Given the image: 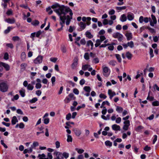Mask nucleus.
<instances>
[{
	"instance_id": "nucleus-10",
	"label": "nucleus",
	"mask_w": 159,
	"mask_h": 159,
	"mask_svg": "<svg viewBox=\"0 0 159 159\" xmlns=\"http://www.w3.org/2000/svg\"><path fill=\"white\" fill-rule=\"evenodd\" d=\"M109 46L108 47V49L111 51H112L114 48V47L112 45H111L110 44L107 43V44H102L100 46V48L105 47L107 46Z\"/></svg>"
},
{
	"instance_id": "nucleus-11",
	"label": "nucleus",
	"mask_w": 159,
	"mask_h": 159,
	"mask_svg": "<svg viewBox=\"0 0 159 159\" xmlns=\"http://www.w3.org/2000/svg\"><path fill=\"white\" fill-rule=\"evenodd\" d=\"M108 94L109 96V98L110 99H112L113 97L116 95L115 92L110 89L108 90Z\"/></svg>"
},
{
	"instance_id": "nucleus-21",
	"label": "nucleus",
	"mask_w": 159,
	"mask_h": 159,
	"mask_svg": "<svg viewBox=\"0 0 159 159\" xmlns=\"http://www.w3.org/2000/svg\"><path fill=\"white\" fill-rule=\"evenodd\" d=\"M131 132L130 131H128L127 132V134L125 133H124L123 134L122 138L123 139H126L127 137V135L129 136L131 134Z\"/></svg>"
},
{
	"instance_id": "nucleus-16",
	"label": "nucleus",
	"mask_w": 159,
	"mask_h": 159,
	"mask_svg": "<svg viewBox=\"0 0 159 159\" xmlns=\"http://www.w3.org/2000/svg\"><path fill=\"white\" fill-rule=\"evenodd\" d=\"M1 64H2V66L4 67L7 71H8L10 70V66L8 64L2 62H1Z\"/></svg>"
},
{
	"instance_id": "nucleus-23",
	"label": "nucleus",
	"mask_w": 159,
	"mask_h": 159,
	"mask_svg": "<svg viewBox=\"0 0 159 159\" xmlns=\"http://www.w3.org/2000/svg\"><path fill=\"white\" fill-rule=\"evenodd\" d=\"M150 91H149L148 93V95L147 98V99L149 100L150 101H152L154 99V98L152 96H150Z\"/></svg>"
},
{
	"instance_id": "nucleus-6",
	"label": "nucleus",
	"mask_w": 159,
	"mask_h": 159,
	"mask_svg": "<svg viewBox=\"0 0 159 159\" xmlns=\"http://www.w3.org/2000/svg\"><path fill=\"white\" fill-rule=\"evenodd\" d=\"M150 20L149 17H146L144 18L142 16H140L139 19V21L140 23H143V21L145 23H147L149 21L150 22Z\"/></svg>"
},
{
	"instance_id": "nucleus-60",
	"label": "nucleus",
	"mask_w": 159,
	"mask_h": 159,
	"mask_svg": "<svg viewBox=\"0 0 159 159\" xmlns=\"http://www.w3.org/2000/svg\"><path fill=\"white\" fill-rule=\"evenodd\" d=\"M108 20L107 19H104L102 22L103 24L104 25H106L108 24Z\"/></svg>"
},
{
	"instance_id": "nucleus-44",
	"label": "nucleus",
	"mask_w": 159,
	"mask_h": 159,
	"mask_svg": "<svg viewBox=\"0 0 159 159\" xmlns=\"http://www.w3.org/2000/svg\"><path fill=\"white\" fill-rule=\"evenodd\" d=\"M153 50L151 48H150L149 54L150 55V58H152L154 57V55L153 54Z\"/></svg>"
},
{
	"instance_id": "nucleus-1",
	"label": "nucleus",
	"mask_w": 159,
	"mask_h": 159,
	"mask_svg": "<svg viewBox=\"0 0 159 159\" xmlns=\"http://www.w3.org/2000/svg\"><path fill=\"white\" fill-rule=\"evenodd\" d=\"M54 9L53 11L59 16L61 21L60 24L61 25V28L58 29L57 31H60L63 29L64 24L66 20V24L67 25H69L71 20L72 19L73 12L72 10L68 7L64 5H60L56 3L51 6Z\"/></svg>"
},
{
	"instance_id": "nucleus-17",
	"label": "nucleus",
	"mask_w": 159,
	"mask_h": 159,
	"mask_svg": "<svg viewBox=\"0 0 159 159\" xmlns=\"http://www.w3.org/2000/svg\"><path fill=\"white\" fill-rule=\"evenodd\" d=\"M120 20L122 22L125 21L127 20V18L125 14L121 15L120 18Z\"/></svg>"
},
{
	"instance_id": "nucleus-62",
	"label": "nucleus",
	"mask_w": 159,
	"mask_h": 159,
	"mask_svg": "<svg viewBox=\"0 0 159 159\" xmlns=\"http://www.w3.org/2000/svg\"><path fill=\"white\" fill-rule=\"evenodd\" d=\"M73 92L75 94L78 95L79 94V91L76 88H75L73 89Z\"/></svg>"
},
{
	"instance_id": "nucleus-31",
	"label": "nucleus",
	"mask_w": 159,
	"mask_h": 159,
	"mask_svg": "<svg viewBox=\"0 0 159 159\" xmlns=\"http://www.w3.org/2000/svg\"><path fill=\"white\" fill-rule=\"evenodd\" d=\"M25 90L23 89H22L21 90L19 91V93L20 95L23 97H24L25 96Z\"/></svg>"
},
{
	"instance_id": "nucleus-14",
	"label": "nucleus",
	"mask_w": 159,
	"mask_h": 159,
	"mask_svg": "<svg viewBox=\"0 0 159 159\" xmlns=\"http://www.w3.org/2000/svg\"><path fill=\"white\" fill-rule=\"evenodd\" d=\"M73 131L75 134L77 136H79L81 134V132L80 130L77 128L73 129Z\"/></svg>"
},
{
	"instance_id": "nucleus-4",
	"label": "nucleus",
	"mask_w": 159,
	"mask_h": 159,
	"mask_svg": "<svg viewBox=\"0 0 159 159\" xmlns=\"http://www.w3.org/2000/svg\"><path fill=\"white\" fill-rule=\"evenodd\" d=\"M8 86L7 84L5 83L2 82L0 83V90L3 92L7 91Z\"/></svg>"
},
{
	"instance_id": "nucleus-42",
	"label": "nucleus",
	"mask_w": 159,
	"mask_h": 159,
	"mask_svg": "<svg viewBox=\"0 0 159 159\" xmlns=\"http://www.w3.org/2000/svg\"><path fill=\"white\" fill-rule=\"evenodd\" d=\"M144 127L142 126H138L136 129V130L137 131H140L142 129H143Z\"/></svg>"
},
{
	"instance_id": "nucleus-33",
	"label": "nucleus",
	"mask_w": 159,
	"mask_h": 159,
	"mask_svg": "<svg viewBox=\"0 0 159 159\" xmlns=\"http://www.w3.org/2000/svg\"><path fill=\"white\" fill-rule=\"evenodd\" d=\"M115 56L118 62H121V59L120 57V56L119 54H115Z\"/></svg>"
},
{
	"instance_id": "nucleus-29",
	"label": "nucleus",
	"mask_w": 159,
	"mask_h": 159,
	"mask_svg": "<svg viewBox=\"0 0 159 159\" xmlns=\"http://www.w3.org/2000/svg\"><path fill=\"white\" fill-rule=\"evenodd\" d=\"M126 8V7L125 6H124L122 7H116V9L117 10H119V11L123 10H125Z\"/></svg>"
},
{
	"instance_id": "nucleus-38",
	"label": "nucleus",
	"mask_w": 159,
	"mask_h": 159,
	"mask_svg": "<svg viewBox=\"0 0 159 159\" xmlns=\"http://www.w3.org/2000/svg\"><path fill=\"white\" fill-rule=\"evenodd\" d=\"M75 150L77 151L78 153L79 154H82L84 152V150L82 149H78V148H76Z\"/></svg>"
},
{
	"instance_id": "nucleus-51",
	"label": "nucleus",
	"mask_w": 159,
	"mask_h": 159,
	"mask_svg": "<svg viewBox=\"0 0 159 159\" xmlns=\"http://www.w3.org/2000/svg\"><path fill=\"white\" fill-rule=\"evenodd\" d=\"M115 11L113 9H111L108 12V14L110 15H114L115 13Z\"/></svg>"
},
{
	"instance_id": "nucleus-35",
	"label": "nucleus",
	"mask_w": 159,
	"mask_h": 159,
	"mask_svg": "<svg viewBox=\"0 0 159 159\" xmlns=\"http://www.w3.org/2000/svg\"><path fill=\"white\" fill-rule=\"evenodd\" d=\"M116 63V61L114 60H111L109 62V64L112 66H115Z\"/></svg>"
},
{
	"instance_id": "nucleus-28",
	"label": "nucleus",
	"mask_w": 159,
	"mask_h": 159,
	"mask_svg": "<svg viewBox=\"0 0 159 159\" xmlns=\"http://www.w3.org/2000/svg\"><path fill=\"white\" fill-rule=\"evenodd\" d=\"M116 111L118 113H120L123 111V109L122 107L117 106L116 108Z\"/></svg>"
},
{
	"instance_id": "nucleus-12",
	"label": "nucleus",
	"mask_w": 159,
	"mask_h": 159,
	"mask_svg": "<svg viewBox=\"0 0 159 159\" xmlns=\"http://www.w3.org/2000/svg\"><path fill=\"white\" fill-rule=\"evenodd\" d=\"M134 15L133 13L130 12L128 13L127 17L129 20H133L134 19Z\"/></svg>"
},
{
	"instance_id": "nucleus-47",
	"label": "nucleus",
	"mask_w": 159,
	"mask_h": 159,
	"mask_svg": "<svg viewBox=\"0 0 159 159\" xmlns=\"http://www.w3.org/2000/svg\"><path fill=\"white\" fill-rule=\"evenodd\" d=\"M153 137L154 139L153 140L152 143L154 144L157 140V136L156 135H155L153 136Z\"/></svg>"
},
{
	"instance_id": "nucleus-56",
	"label": "nucleus",
	"mask_w": 159,
	"mask_h": 159,
	"mask_svg": "<svg viewBox=\"0 0 159 159\" xmlns=\"http://www.w3.org/2000/svg\"><path fill=\"white\" fill-rule=\"evenodd\" d=\"M102 108L103 109L102 111V113L103 115H105L107 111V109L106 107H103Z\"/></svg>"
},
{
	"instance_id": "nucleus-27",
	"label": "nucleus",
	"mask_w": 159,
	"mask_h": 159,
	"mask_svg": "<svg viewBox=\"0 0 159 159\" xmlns=\"http://www.w3.org/2000/svg\"><path fill=\"white\" fill-rule=\"evenodd\" d=\"M90 66L88 64H86L83 65L82 66V69L83 70H86L88 69V68Z\"/></svg>"
},
{
	"instance_id": "nucleus-30",
	"label": "nucleus",
	"mask_w": 159,
	"mask_h": 159,
	"mask_svg": "<svg viewBox=\"0 0 159 159\" xmlns=\"http://www.w3.org/2000/svg\"><path fill=\"white\" fill-rule=\"evenodd\" d=\"M128 46L129 47L131 48H133L134 47V43L132 41H130L129 42H128L127 43Z\"/></svg>"
},
{
	"instance_id": "nucleus-13",
	"label": "nucleus",
	"mask_w": 159,
	"mask_h": 159,
	"mask_svg": "<svg viewBox=\"0 0 159 159\" xmlns=\"http://www.w3.org/2000/svg\"><path fill=\"white\" fill-rule=\"evenodd\" d=\"M5 21L8 23L12 24L15 22L16 20L15 19L13 18L11 19L9 18L6 19Z\"/></svg>"
},
{
	"instance_id": "nucleus-57",
	"label": "nucleus",
	"mask_w": 159,
	"mask_h": 159,
	"mask_svg": "<svg viewBox=\"0 0 159 159\" xmlns=\"http://www.w3.org/2000/svg\"><path fill=\"white\" fill-rule=\"evenodd\" d=\"M1 143L5 148H7V146L4 143L3 140H1Z\"/></svg>"
},
{
	"instance_id": "nucleus-7",
	"label": "nucleus",
	"mask_w": 159,
	"mask_h": 159,
	"mask_svg": "<svg viewBox=\"0 0 159 159\" xmlns=\"http://www.w3.org/2000/svg\"><path fill=\"white\" fill-rule=\"evenodd\" d=\"M124 124L123 129L125 131L128 130L130 125V121L129 120L125 121L124 122Z\"/></svg>"
},
{
	"instance_id": "nucleus-46",
	"label": "nucleus",
	"mask_w": 159,
	"mask_h": 159,
	"mask_svg": "<svg viewBox=\"0 0 159 159\" xmlns=\"http://www.w3.org/2000/svg\"><path fill=\"white\" fill-rule=\"evenodd\" d=\"M12 40L14 41H19L20 39V38L17 36H14L12 37Z\"/></svg>"
},
{
	"instance_id": "nucleus-40",
	"label": "nucleus",
	"mask_w": 159,
	"mask_h": 159,
	"mask_svg": "<svg viewBox=\"0 0 159 159\" xmlns=\"http://www.w3.org/2000/svg\"><path fill=\"white\" fill-rule=\"evenodd\" d=\"M38 100V99L36 98H34L31 100H30L29 102L30 103H35Z\"/></svg>"
},
{
	"instance_id": "nucleus-15",
	"label": "nucleus",
	"mask_w": 159,
	"mask_h": 159,
	"mask_svg": "<svg viewBox=\"0 0 159 159\" xmlns=\"http://www.w3.org/2000/svg\"><path fill=\"white\" fill-rule=\"evenodd\" d=\"M112 128L113 130L115 131H120V127L119 125L116 124H114L112 125Z\"/></svg>"
},
{
	"instance_id": "nucleus-63",
	"label": "nucleus",
	"mask_w": 159,
	"mask_h": 159,
	"mask_svg": "<svg viewBox=\"0 0 159 159\" xmlns=\"http://www.w3.org/2000/svg\"><path fill=\"white\" fill-rule=\"evenodd\" d=\"M121 118L120 117L117 118L116 120V123L119 124L121 121Z\"/></svg>"
},
{
	"instance_id": "nucleus-9",
	"label": "nucleus",
	"mask_w": 159,
	"mask_h": 159,
	"mask_svg": "<svg viewBox=\"0 0 159 159\" xmlns=\"http://www.w3.org/2000/svg\"><path fill=\"white\" fill-rule=\"evenodd\" d=\"M43 61V57L41 56H38L34 60V62L36 64H40Z\"/></svg>"
},
{
	"instance_id": "nucleus-34",
	"label": "nucleus",
	"mask_w": 159,
	"mask_h": 159,
	"mask_svg": "<svg viewBox=\"0 0 159 159\" xmlns=\"http://www.w3.org/2000/svg\"><path fill=\"white\" fill-rule=\"evenodd\" d=\"M39 23V21L37 20H35L32 22V24L35 26L38 25Z\"/></svg>"
},
{
	"instance_id": "nucleus-59",
	"label": "nucleus",
	"mask_w": 159,
	"mask_h": 159,
	"mask_svg": "<svg viewBox=\"0 0 159 159\" xmlns=\"http://www.w3.org/2000/svg\"><path fill=\"white\" fill-rule=\"evenodd\" d=\"M42 87V85L40 83H37L35 85V87L37 89H40Z\"/></svg>"
},
{
	"instance_id": "nucleus-43",
	"label": "nucleus",
	"mask_w": 159,
	"mask_h": 159,
	"mask_svg": "<svg viewBox=\"0 0 159 159\" xmlns=\"http://www.w3.org/2000/svg\"><path fill=\"white\" fill-rule=\"evenodd\" d=\"M72 138L71 136L70 135H67V141L68 142H72Z\"/></svg>"
},
{
	"instance_id": "nucleus-19",
	"label": "nucleus",
	"mask_w": 159,
	"mask_h": 159,
	"mask_svg": "<svg viewBox=\"0 0 159 159\" xmlns=\"http://www.w3.org/2000/svg\"><path fill=\"white\" fill-rule=\"evenodd\" d=\"M125 35L128 40H131L132 38V34L131 33H127L125 34Z\"/></svg>"
},
{
	"instance_id": "nucleus-5",
	"label": "nucleus",
	"mask_w": 159,
	"mask_h": 159,
	"mask_svg": "<svg viewBox=\"0 0 159 159\" xmlns=\"http://www.w3.org/2000/svg\"><path fill=\"white\" fill-rule=\"evenodd\" d=\"M151 18L149 17L150 25L152 26H154V24H157V20L155 16L153 14L151 15Z\"/></svg>"
},
{
	"instance_id": "nucleus-18",
	"label": "nucleus",
	"mask_w": 159,
	"mask_h": 159,
	"mask_svg": "<svg viewBox=\"0 0 159 159\" xmlns=\"http://www.w3.org/2000/svg\"><path fill=\"white\" fill-rule=\"evenodd\" d=\"M18 122V120L16 116H14L12 117L11 121V124L12 125H15L16 123Z\"/></svg>"
},
{
	"instance_id": "nucleus-55",
	"label": "nucleus",
	"mask_w": 159,
	"mask_h": 159,
	"mask_svg": "<svg viewBox=\"0 0 159 159\" xmlns=\"http://www.w3.org/2000/svg\"><path fill=\"white\" fill-rule=\"evenodd\" d=\"M62 155H63V157H64L66 159L69 157V154L66 152H64L62 154Z\"/></svg>"
},
{
	"instance_id": "nucleus-3",
	"label": "nucleus",
	"mask_w": 159,
	"mask_h": 159,
	"mask_svg": "<svg viewBox=\"0 0 159 159\" xmlns=\"http://www.w3.org/2000/svg\"><path fill=\"white\" fill-rule=\"evenodd\" d=\"M103 74V75L106 77H108L110 73V70L109 68L106 66L102 67Z\"/></svg>"
},
{
	"instance_id": "nucleus-36",
	"label": "nucleus",
	"mask_w": 159,
	"mask_h": 159,
	"mask_svg": "<svg viewBox=\"0 0 159 159\" xmlns=\"http://www.w3.org/2000/svg\"><path fill=\"white\" fill-rule=\"evenodd\" d=\"M86 35L87 37L89 39H91L93 37L90 32L89 31H87L86 33Z\"/></svg>"
},
{
	"instance_id": "nucleus-20",
	"label": "nucleus",
	"mask_w": 159,
	"mask_h": 159,
	"mask_svg": "<svg viewBox=\"0 0 159 159\" xmlns=\"http://www.w3.org/2000/svg\"><path fill=\"white\" fill-rule=\"evenodd\" d=\"M79 25L80 27L81 30H82L84 29L86 26L85 23L82 22H80Z\"/></svg>"
},
{
	"instance_id": "nucleus-39",
	"label": "nucleus",
	"mask_w": 159,
	"mask_h": 159,
	"mask_svg": "<svg viewBox=\"0 0 159 159\" xmlns=\"http://www.w3.org/2000/svg\"><path fill=\"white\" fill-rule=\"evenodd\" d=\"M86 45L88 47L90 45L92 48L93 46V44L91 40H89L87 42Z\"/></svg>"
},
{
	"instance_id": "nucleus-32",
	"label": "nucleus",
	"mask_w": 159,
	"mask_h": 159,
	"mask_svg": "<svg viewBox=\"0 0 159 159\" xmlns=\"http://www.w3.org/2000/svg\"><path fill=\"white\" fill-rule=\"evenodd\" d=\"M13 28L12 27L9 26L7 27V29L5 30L4 31V33L5 34H7L8 33H9L10 30L13 29Z\"/></svg>"
},
{
	"instance_id": "nucleus-54",
	"label": "nucleus",
	"mask_w": 159,
	"mask_h": 159,
	"mask_svg": "<svg viewBox=\"0 0 159 159\" xmlns=\"http://www.w3.org/2000/svg\"><path fill=\"white\" fill-rule=\"evenodd\" d=\"M151 148L150 147H148V145H146L144 148L143 149L146 151H148L149 150H151Z\"/></svg>"
},
{
	"instance_id": "nucleus-37",
	"label": "nucleus",
	"mask_w": 159,
	"mask_h": 159,
	"mask_svg": "<svg viewBox=\"0 0 159 159\" xmlns=\"http://www.w3.org/2000/svg\"><path fill=\"white\" fill-rule=\"evenodd\" d=\"M34 86L31 84H29L27 86V89L28 90H32L34 88Z\"/></svg>"
},
{
	"instance_id": "nucleus-41",
	"label": "nucleus",
	"mask_w": 159,
	"mask_h": 159,
	"mask_svg": "<svg viewBox=\"0 0 159 159\" xmlns=\"http://www.w3.org/2000/svg\"><path fill=\"white\" fill-rule=\"evenodd\" d=\"M152 105L153 106H159V102L157 101H156L152 102Z\"/></svg>"
},
{
	"instance_id": "nucleus-52",
	"label": "nucleus",
	"mask_w": 159,
	"mask_h": 159,
	"mask_svg": "<svg viewBox=\"0 0 159 159\" xmlns=\"http://www.w3.org/2000/svg\"><path fill=\"white\" fill-rule=\"evenodd\" d=\"M4 58L6 60H7L9 59V55L7 52H5L4 53Z\"/></svg>"
},
{
	"instance_id": "nucleus-26",
	"label": "nucleus",
	"mask_w": 159,
	"mask_h": 159,
	"mask_svg": "<svg viewBox=\"0 0 159 159\" xmlns=\"http://www.w3.org/2000/svg\"><path fill=\"white\" fill-rule=\"evenodd\" d=\"M105 144L106 146L111 147L112 146V143L109 140L106 141L105 142Z\"/></svg>"
},
{
	"instance_id": "nucleus-2",
	"label": "nucleus",
	"mask_w": 159,
	"mask_h": 159,
	"mask_svg": "<svg viewBox=\"0 0 159 159\" xmlns=\"http://www.w3.org/2000/svg\"><path fill=\"white\" fill-rule=\"evenodd\" d=\"M112 36L114 38L117 39L119 41H121L123 39V35L119 32L114 33L112 35Z\"/></svg>"
},
{
	"instance_id": "nucleus-45",
	"label": "nucleus",
	"mask_w": 159,
	"mask_h": 159,
	"mask_svg": "<svg viewBox=\"0 0 159 159\" xmlns=\"http://www.w3.org/2000/svg\"><path fill=\"white\" fill-rule=\"evenodd\" d=\"M143 75V73H140L139 71H138L137 72V75L135 77V78L136 79H138L140 77L141 75Z\"/></svg>"
},
{
	"instance_id": "nucleus-22",
	"label": "nucleus",
	"mask_w": 159,
	"mask_h": 159,
	"mask_svg": "<svg viewBox=\"0 0 159 159\" xmlns=\"http://www.w3.org/2000/svg\"><path fill=\"white\" fill-rule=\"evenodd\" d=\"M126 56L129 60H131L132 58L133 55L129 52H128L126 53Z\"/></svg>"
},
{
	"instance_id": "nucleus-25",
	"label": "nucleus",
	"mask_w": 159,
	"mask_h": 159,
	"mask_svg": "<svg viewBox=\"0 0 159 159\" xmlns=\"http://www.w3.org/2000/svg\"><path fill=\"white\" fill-rule=\"evenodd\" d=\"M84 89L85 91L88 93H90L91 90V89L90 87L88 86H85L84 87Z\"/></svg>"
},
{
	"instance_id": "nucleus-58",
	"label": "nucleus",
	"mask_w": 159,
	"mask_h": 159,
	"mask_svg": "<svg viewBox=\"0 0 159 159\" xmlns=\"http://www.w3.org/2000/svg\"><path fill=\"white\" fill-rule=\"evenodd\" d=\"M147 29L152 33H155L156 31H155V30L153 29V28H152L150 27H148L147 28Z\"/></svg>"
},
{
	"instance_id": "nucleus-61",
	"label": "nucleus",
	"mask_w": 159,
	"mask_h": 159,
	"mask_svg": "<svg viewBox=\"0 0 159 159\" xmlns=\"http://www.w3.org/2000/svg\"><path fill=\"white\" fill-rule=\"evenodd\" d=\"M85 104H82V106H78V107H77V108H76V110H79L80 109H81V108L85 107Z\"/></svg>"
},
{
	"instance_id": "nucleus-48",
	"label": "nucleus",
	"mask_w": 159,
	"mask_h": 159,
	"mask_svg": "<svg viewBox=\"0 0 159 159\" xmlns=\"http://www.w3.org/2000/svg\"><path fill=\"white\" fill-rule=\"evenodd\" d=\"M13 12L11 9L8 10L6 12V14L10 16L12 15Z\"/></svg>"
},
{
	"instance_id": "nucleus-53",
	"label": "nucleus",
	"mask_w": 159,
	"mask_h": 159,
	"mask_svg": "<svg viewBox=\"0 0 159 159\" xmlns=\"http://www.w3.org/2000/svg\"><path fill=\"white\" fill-rule=\"evenodd\" d=\"M84 58L86 60H88L89 59V54L88 52H86L85 53L84 55Z\"/></svg>"
},
{
	"instance_id": "nucleus-64",
	"label": "nucleus",
	"mask_w": 159,
	"mask_h": 159,
	"mask_svg": "<svg viewBox=\"0 0 159 159\" xmlns=\"http://www.w3.org/2000/svg\"><path fill=\"white\" fill-rule=\"evenodd\" d=\"M71 118V114L70 113H69L66 115V119L67 120H69Z\"/></svg>"
},
{
	"instance_id": "nucleus-50",
	"label": "nucleus",
	"mask_w": 159,
	"mask_h": 159,
	"mask_svg": "<svg viewBox=\"0 0 159 159\" xmlns=\"http://www.w3.org/2000/svg\"><path fill=\"white\" fill-rule=\"evenodd\" d=\"M77 65H78V63L73 62L71 65V68L73 69H75L77 66Z\"/></svg>"
},
{
	"instance_id": "nucleus-8",
	"label": "nucleus",
	"mask_w": 159,
	"mask_h": 159,
	"mask_svg": "<svg viewBox=\"0 0 159 159\" xmlns=\"http://www.w3.org/2000/svg\"><path fill=\"white\" fill-rule=\"evenodd\" d=\"M54 155L56 156L57 157L54 158V159H63V157L62 153L60 152L56 151L54 152Z\"/></svg>"
},
{
	"instance_id": "nucleus-24",
	"label": "nucleus",
	"mask_w": 159,
	"mask_h": 159,
	"mask_svg": "<svg viewBox=\"0 0 159 159\" xmlns=\"http://www.w3.org/2000/svg\"><path fill=\"white\" fill-rule=\"evenodd\" d=\"M32 148H30L29 149H25L23 153L24 154H26L27 153H30L32 152Z\"/></svg>"
},
{
	"instance_id": "nucleus-49",
	"label": "nucleus",
	"mask_w": 159,
	"mask_h": 159,
	"mask_svg": "<svg viewBox=\"0 0 159 159\" xmlns=\"http://www.w3.org/2000/svg\"><path fill=\"white\" fill-rule=\"evenodd\" d=\"M6 46L10 48L11 49L13 48L14 47V46L12 43H7L6 44Z\"/></svg>"
}]
</instances>
